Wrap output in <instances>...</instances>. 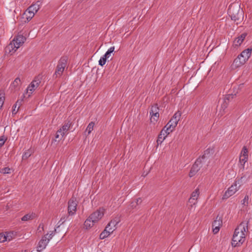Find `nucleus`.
Listing matches in <instances>:
<instances>
[{"mask_svg":"<svg viewBox=\"0 0 252 252\" xmlns=\"http://www.w3.org/2000/svg\"><path fill=\"white\" fill-rule=\"evenodd\" d=\"M249 222V220L242 221L235 228L232 238L231 245L232 247H239L245 241V232L248 230Z\"/></svg>","mask_w":252,"mask_h":252,"instance_id":"nucleus-1","label":"nucleus"},{"mask_svg":"<svg viewBox=\"0 0 252 252\" xmlns=\"http://www.w3.org/2000/svg\"><path fill=\"white\" fill-rule=\"evenodd\" d=\"M228 14L231 19L236 23L240 24L244 18V12L238 3L231 4L227 10Z\"/></svg>","mask_w":252,"mask_h":252,"instance_id":"nucleus-2","label":"nucleus"},{"mask_svg":"<svg viewBox=\"0 0 252 252\" xmlns=\"http://www.w3.org/2000/svg\"><path fill=\"white\" fill-rule=\"evenodd\" d=\"M239 182V180L235 181V182L225 192L222 197V200L228 198L239 189L240 187H241V184Z\"/></svg>","mask_w":252,"mask_h":252,"instance_id":"nucleus-3","label":"nucleus"},{"mask_svg":"<svg viewBox=\"0 0 252 252\" xmlns=\"http://www.w3.org/2000/svg\"><path fill=\"white\" fill-rule=\"evenodd\" d=\"M181 116V113L179 112H176L170 120L166 124L167 129L168 131H173L177 125V124L180 120V118Z\"/></svg>","mask_w":252,"mask_h":252,"instance_id":"nucleus-4","label":"nucleus"},{"mask_svg":"<svg viewBox=\"0 0 252 252\" xmlns=\"http://www.w3.org/2000/svg\"><path fill=\"white\" fill-rule=\"evenodd\" d=\"M26 38L22 35H18L14 38L12 40L13 43H10L9 45V47H11L13 50L14 49V52L20 47V46L25 42Z\"/></svg>","mask_w":252,"mask_h":252,"instance_id":"nucleus-5","label":"nucleus"},{"mask_svg":"<svg viewBox=\"0 0 252 252\" xmlns=\"http://www.w3.org/2000/svg\"><path fill=\"white\" fill-rule=\"evenodd\" d=\"M202 161L201 158H198L192 165L189 174V177L195 176L202 166Z\"/></svg>","mask_w":252,"mask_h":252,"instance_id":"nucleus-6","label":"nucleus"},{"mask_svg":"<svg viewBox=\"0 0 252 252\" xmlns=\"http://www.w3.org/2000/svg\"><path fill=\"white\" fill-rule=\"evenodd\" d=\"M77 202L75 198L72 197L68 202V214L72 216L76 213Z\"/></svg>","mask_w":252,"mask_h":252,"instance_id":"nucleus-7","label":"nucleus"},{"mask_svg":"<svg viewBox=\"0 0 252 252\" xmlns=\"http://www.w3.org/2000/svg\"><path fill=\"white\" fill-rule=\"evenodd\" d=\"M104 211V209L100 208L96 211L91 214L89 217L93 220V222H96L103 216Z\"/></svg>","mask_w":252,"mask_h":252,"instance_id":"nucleus-8","label":"nucleus"},{"mask_svg":"<svg viewBox=\"0 0 252 252\" xmlns=\"http://www.w3.org/2000/svg\"><path fill=\"white\" fill-rule=\"evenodd\" d=\"M172 131L168 130V129H167L166 125L164 126V127L162 128L160 133L158 135V139L157 140V147H158L159 145H160L162 143V142L165 139L167 135H168Z\"/></svg>","mask_w":252,"mask_h":252,"instance_id":"nucleus-9","label":"nucleus"},{"mask_svg":"<svg viewBox=\"0 0 252 252\" xmlns=\"http://www.w3.org/2000/svg\"><path fill=\"white\" fill-rule=\"evenodd\" d=\"M222 224V220L220 217L218 216L216 220L212 223L213 232L214 234H217L220 230V227Z\"/></svg>","mask_w":252,"mask_h":252,"instance_id":"nucleus-10","label":"nucleus"},{"mask_svg":"<svg viewBox=\"0 0 252 252\" xmlns=\"http://www.w3.org/2000/svg\"><path fill=\"white\" fill-rule=\"evenodd\" d=\"M120 221L121 220L120 217L117 216L112 220L106 227L111 231L110 232H113L117 228V225Z\"/></svg>","mask_w":252,"mask_h":252,"instance_id":"nucleus-11","label":"nucleus"},{"mask_svg":"<svg viewBox=\"0 0 252 252\" xmlns=\"http://www.w3.org/2000/svg\"><path fill=\"white\" fill-rule=\"evenodd\" d=\"M159 108L158 106V104H156L154 106H152L150 111V115H151V121L152 122V120L154 121L157 122L159 118Z\"/></svg>","mask_w":252,"mask_h":252,"instance_id":"nucleus-12","label":"nucleus"},{"mask_svg":"<svg viewBox=\"0 0 252 252\" xmlns=\"http://www.w3.org/2000/svg\"><path fill=\"white\" fill-rule=\"evenodd\" d=\"M246 62L245 60H243L239 55L237 57L234 59L231 67L232 69H235L243 65Z\"/></svg>","mask_w":252,"mask_h":252,"instance_id":"nucleus-13","label":"nucleus"},{"mask_svg":"<svg viewBox=\"0 0 252 252\" xmlns=\"http://www.w3.org/2000/svg\"><path fill=\"white\" fill-rule=\"evenodd\" d=\"M252 52V48H248L243 51L241 52L240 54H239V56L242 57L243 60H245V62H247L249 59L250 58Z\"/></svg>","mask_w":252,"mask_h":252,"instance_id":"nucleus-14","label":"nucleus"},{"mask_svg":"<svg viewBox=\"0 0 252 252\" xmlns=\"http://www.w3.org/2000/svg\"><path fill=\"white\" fill-rule=\"evenodd\" d=\"M247 35V33L244 32L242 33L239 36L236 38L233 42V46L235 47L240 46L243 42Z\"/></svg>","mask_w":252,"mask_h":252,"instance_id":"nucleus-15","label":"nucleus"},{"mask_svg":"<svg viewBox=\"0 0 252 252\" xmlns=\"http://www.w3.org/2000/svg\"><path fill=\"white\" fill-rule=\"evenodd\" d=\"M41 3L42 2L38 0L35 3L32 4L29 6L27 9L29 11L32 12L35 14V13L39 9Z\"/></svg>","mask_w":252,"mask_h":252,"instance_id":"nucleus-16","label":"nucleus"},{"mask_svg":"<svg viewBox=\"0 0 252 252\" xmlns=\"http://www.w3.org/2000/svg\"><path fill=\"white\" fill-rule=\"evenodd\" d=\"M71 125L72 122L71 121V119L68 118L66 121H65L63 125L60 129L61 130L62 132H64L65 134L69 129Z\"/></svg>","mask_w":252,"mask_h":252,"instance_id":"nucleus-17","label":"nucleus"},{"mask_svg":"<svg viewBox=\"0 0 252 252\" xmlns=\"http://www.w3.org/2000/svg\"><path fill=\"white\" fill-rule=\"evenodd\" d=\"M67 57H62L59 60L58 64V66L62 68V69H64L65 67L67 65Z\"/></svg>","mask_w":252,"mask_h":252,"instance_id":"nucleus-18","label":"nucleus"},{"mask_svg":"<svg viewBox=\"0 0 252 252\" xmlns=\"http://www.w3.org/2000/svg\"><path fill=\"white\" fill-rule=\"evenodd\" d=\"M213 149L208 148L204 152V154L199 158H201V161L203 162V160L206 158H209L213 154Z\"/></svg>","mask_w":252,"mask_h":252,"instance_id":"nucleus-19","label":"nucleus"},{"mask_svg":"<svg viewBox=\"0 0 252 252\" xmlns=\"http://www.w3.org/2000/svg\"><path fill=\"white\" fill-rule=\"evenodd\" d=\"M37 217V215L34 213H32L30 214H27L24 215L22 218L21 220L22 221H28L30 220H32L34 219Z\"/></svg>","mask_w":252,"mask_h":252,"instance_id":"nucleus-20","label":"nucleus"},{"mask_svg":"<svg viewBox=\"0 0 252 252\" xmlns=\"http://www.w3.org/2000/svg\"><path fill=\"white\" fill-rule=\"evenodd\" d=\"M64 135V132H62V130L59 129L57 130L55 135V138L52 140V142L53 141L58 142H60Z\"/></svg>","mask_w":252,"mask_h":252,"instance_id":"nucleus-21","label":"nucleus"},{"mask_svg":"<svg viewBox=\"0 0 252 252\" xmlns=\"http://www.w3.org/2000/svg\"><path fill=\"white\" fill-rule=\"evenodd\" d=\"M49 240H50V239H48L47 240H46L45 239H41L38 243V245L37 248L38 249H40V250H39L38 251H40L42 250L43 249H44V248H45V247H46L47 244H48V243L49 242Z\"/></svg>","mask_w":252,"mask_h":252,"instance_id":"nucleus-22","label":"nucleus"},{"mask_svg":"<svg viewBox=\"0 0 252 252\" xmlns=\"http://www.w3.org/2000/svg\"><path fill=\"white\" fill-rule=\"evenodd\" d=\"M142 202V200L141 198L139 197L138 198H136L135 199V201H132L130 203V204L129 205V209H133L136 208L137 206L141 204Z\"/></svg>","mask_w":252,"mask_h":252,"instance_id":"nucleus-23","label":"nucleus"},{"mask_svg":"<svg viewBox=\"0 0 252 252\" xmlns=\"http://www.w3.org/2000/svg\"><path fill=\"white\" fill-rule=\"evenodd\" d=\"M22 84L21 81L19 77H17L14 81L12 82L11 86L15 90H19L20 89V85Z\"/></svg>","mask_w":252,"mask_h":252,"instance_id":"nucleus-24","label":"nucleus"},{"mask_svg":"<svg viewBox=\"0 0 252 252\" xmlns=\"http://www.w3.org/2000/svg\"><path fill=\"white\" fill-rule=\"evenodd\" d=\"M111 231L108 229V228H107V227H105V229L100 233L99 235V239H104V238L108 237L109 235H110L111 233L113 232H110Z\"/></svg>","mask_w":252,"mask_h":252,"instance_id":"nucleus-25","label":"nucleus"},{"mask_svg":"<svg viewBox=\"0 0 252 252\" xmlns=\"http://www.w3.org/2000/svg\"><path fill=\"white\" fill-rule=\"evenodd\" d=\"M36 89V87L34 86V82H32L26 89V93L29 94L28 97L31 96V94H32Z\"/></svg>","mask_w":252,"mask_h":252,"instance_id":"nucleus-26","label":"nucleus"},{"mask_svg":"<svg viewBox=\"0 0 252 252\" xmlns=\"http://www.w3.org/2000/svg\"><path fill=\"white\" fill-rule=\"evenodd\" d=\"M63 71V69H62V68L57 65L55 70V72L53 75V77L54 78H57V77H58V76H61L62 75Z\"/></svg>","mask_w":252,"mask_h":252,"instance_id":"nucleus-27","label":"nucleus"},{"mask_svg":"<svg viewBox=\"0 0 252 252\" xmlns=\"http://www.w3.org/2000/svg\"><path fill=\"white\" fill-rule=\"evenodd\" d=\"M93 220L91 219L89 217L85 220L84 222V226L86 229L92 227L95 222H93Z\"/></svg>","mask_w":252,"mask_h":252,"instance_id":"nucleus-28","label":"nucleus"},{"mask_svg":"<svg viewBox=\"0 0 252 252\" xmlns=\"http://www.w3.org/2000/svg\"><path fill=\"white\" fill-rule=\"evenodd\" d=\"M42 77V75L39 74L38 75L35 76L33 80L32 81V82H34V85L36 87V88L39 86L40 83H41Z\"/></svg>","mask_w":252,"mask_h":252,"instance_id":"nucleus-29","label":"nucleus"},{"mask_svg":"<svg viewBox=\"0 0 252 252\" xmlns=\"http://www.w3.org/2000/svg\"><path fill=\"white\" fill-rule=\"evenodd\" d=\"M24 14L25 15L28 22L30 21L34 15V13L32 11H29L28 9L26 10Z\"/></svg>","mask_w":252,"mask_h":252,"instance_id":"nucleus-30","label":"nucleus"},{"mask_svg":"<svg viewBox=\"0 0 252 252\" xmlns=\"http://www.w3.org/2000/svg\"><path fill=\"white\" fill-rule=\"evenodd\" d=\"M230 98H233L232 94H228L227 96L225 97V98L223 100V105L222 104L221 105V108L222 109H224L227 107L228 102Z\"/></svg>","mask_w":252,"mask_h":252,"instance_id":"nucleus-31","label":"nucleus"},{"mask_svg":"<svg viewBox=\"0 0 252 252\" xmlns=\"http://www.w3.org/2000/svg\"><path fill=\"white\" fill-rule=\"evenodd\" d=\"M199 195V189L198 188L196 189L191 194L190 197L192 198L197 199Z\"/></svg>","mask_w":252,"mask_h":252,"instance_id":"nucleus-32","label":"nucleus"},{"mask_svg":"<svg viewBox=\"0 0 252 252\" xmlns=\"http://www.w3.org/2000/svg\"><path fill=\"white\" fill-rule=\"evenodd\" d=\"M240 156L248 158V150L246 146L243 147Z\"/></svg>","mask_w":252,"mask_h":252,"instance_id":"nucleus-33","label":"nucleus"},{"mask_svg":"<svg viewBox=\"0 0 252 252\" xmlns=\"http://www.w3.org/2000/svg\"><path fill=\"white\" fill-rule=\"evenodd\" d=\"M32 151L30 150H28L27 151H26L24 154H23V156H22V159L23 160H26L28 158H29L31 155H32Z\"/></svg>","mask_w":252,"mask_h":252,"instance_id":"nucleus-34","label":"nucleus"},{"mask_svg":"<svg viewBox=\"0 0 252 252\" xmlns=\"http://www.w3.org/2000/svg\"><path fill=\"white\" fill-rule=\"evenodd\" d=\"M114 46L110 47L103 56L107 59H109L111 54L114 51Z\"/></svg>","mask_w":252,"mask_h":252,"instance_id":"nucleus-35","label":"nucleus"},{"mask_svg":"<svg viewBox=\"0 0 252 252\" xmlns=\"http://www.w3.org/2000/svg\"><path fill=\"white\" fill-rule=\"evenodd\" d=\"M25 97V94L22 95V98L21 99H18L15 104L14 105V107L16 108L17 106L18 105V108H20V106L22 105V101L23 99Z\"/></svg>","mask_w":252,"mask_h":252,"instance_id":"nucleus-36","label":"nucleus"},{"mask_svg":"<svg viewBox=\"0 0 252 252\" xmlns=\"http://www.w3.org/2000/svg\"><path fill=\"white\" fill-rule=\"evenodd\" d=\"M94 122H91L88 126L86 131H88V134H90L91 132V131L93 129L94 126Z\"/></svg>","mask_w":252,"mask_h":252,"instance_id":"nucleus-37","label":"nucleus"},{"mask_svg":"<svg viewBox=\"0 0 252 252\" xmlns=\"http://www.w3.org/2000/svg\"><path fill=\"white\" fill-rule=\"evenodd\" d=\"M8 237V236L7 235H6L5 234L2 233H0V242L3 243V242H5L6 241H7Z\"/></svg>","mask_w":252,"mask_h":252,"instance_id":"nucleus-38","label":"nucleus"},{"mask_svg":"<svg viewBox=\"0 0 252 252\" xmlns=\"http://www.w3.org/2000/svg\"><path fill=\"white\" fill-rule=\"evenodd\" d=\"M197 199H194L190 197V198L189 199L188 202L189 204H190L189 206L190 207H192L193 205H195L197 203Z\"/></svg>","mask_w":252,"mask_h":252,"instance_id":"nucleus-39","label":"nucleus"},{"mask_svg":"<svg viewBox=\"0 0 252 252\" xmlns=\"http://www.w3.org/2000/svg\"><path fill=\"white\" fill-rule=\"evenodd\" d=\"M248 158L247 157H242L240 156L239 161L241 163V166L243 168H244V164L246 161H247Z\"/></svg>","mask_w":252,"mask_h":252,"instance_id":"nucleus-40","label":"nucleus"},{"mask_svg":"<svg viewBox=\"0 0 252 252\" xmlns=\"http://www.w3.org/2000/svg\"><path fill=\"white\" fill-rule=\"evenodd\" d=\"M10 168L9 167H4L0 169V172L4 174L10 173Z\"/></svg>","mask_w":252,"mask_h":252,"instance_id":"nucleus-41","label":"nucleus"},{"mask_svg":"<svg viewBox=\"0 0 252 252\" xmlns=\"http://www.w3.org/2000/svg\"><path fill=\"white\" fill-rule=\"evenodd\" d=\"M7 138L4 135H2L0 137V148L4 144Z\"/></svg>","mask_w":252,"mask_h":252,"instance_id":"nucleus-42","label":"nucleus"},{"mask_svg":"<svg viewBox=\"0 0 252 252\" xmlns=\"http://www.w3.org/2000/svg\"><path fill=\"white\" fill-rule=\"evenodd\" d=\"M106 60L107 58H106L105 57H102L99 61V65L101 66H103V65H104L106 63Z\"/></svg>","mask_w":252,"mask_h":252,"instance_id":"nucleus-43","label":"nucleus"},{"mask_svg":"<svg viewBox=\"0 0 252 252\" xmlns=\"http://www.w3.org/2000/svg\"><path fill=\"white\" fill-rule=\"evenodd\" d=\"M249 201V196L248 195H245L244 198L242 200V204L244 205H248Z\"/></svg>","mask_w":252,"mask_h":252,"instance_id":"nucleus-44","label":"nucleus"},{"mask_svg":"<svg viewBox=\"0 0 252 252\" xmlns=\"http://www.w3.org/2000/svg\"><path fill=\"white\" fill-rule=\"evenodd\" d=\"M5 97L4 96H1L0 94V108L1 107L4 103Z\"/></svg>","mask_w":252,"mask_h":252,"instance_id":"nucleus-45","label":"nucleus"},{"mask_svg":"<svg viewBox=\"0 0 252 252\" xmlns=\"http://www.w3.org/2000/svg\"><path fill=\"white\" fill-rule=\"evenodd\" d=\"M66 216H64V217L63 216L61 218V219L59 222V223L61 222L60 225L62 224L63 223H64L65 222V221L66 220Z\"/></svg>","mask_w":252,"mask_h":252,"instance_id":"nucleus-46","label":"nucleus"},{"mask_svg":"<svg viewBox=\"0 0 252 252\" xmlns=\"http://www.w3.org/2000/svg\"><path fill=\"white\" fill-rule=\"evenodd\" d=\"M56 231V229L55 228L54 231H52L51 233L50 234L48 239H50V240L52 238V237L54 235L55 232Z\"/></svg>","mask_w":252,"mask_h":252,"instance_id":"nucleus-47","label":"nucleus"},{"mask_svg":"<svg viewBox=\"0 0 252 252\" xmlns=\"http://www.w3.org/2000/svg\"><path fill=\"white\" fill-rule=\"evenodd\" d=\"M19 109V108H18L16 110V108H15L13 106V108H12V115H15L18 111Z\"/></svg>","mask_w":252,"mask_h":252,"instance_id":"nucleus-48","label":"nucleus"},{"mask_svg":"<svg viewBox=\"0 0 252 252\" xmlns=\"http://www.w3.org/2000/svg\"><path fill=\"white\" fill-rule=\"evenodd\" d=\"M43 227H44V225L42 223H40L39 225V226H38V228H41L43 230Z\"/></svg>","mask_w":252,"mask_h":252,"instance_id":"nucleus-49","label":"nucleus"},{"mask_svg":"<svg viewBox=\"0 0 252 252\" xmlns=\"http://www.w3.org/2000/svg\"><path fill=\"white\" fill-rule=\"evenodd\" d=\"M47 235H48V234H47L46 235H44V236H43L42 237V239H45L46 240H48V238H47Z\"/></svg>","mask_w":252,"mask_h":252,"instance_id":"nucleus-50","label":"nucleus"},{"mask_svg":"<svg viewBox=\"0 0 252 252\" xmlns=\"http://www.w3.org/2000/svg\"><path fill=\"white\" fill-rule=\"evenodd\" d=\"M163 138V135H162L161 136V138H160V140H162Z\"/></svg>","mask_w":252,"mask_h":252,"instance_id":"nucleus-51","label":"nucleus"}]
</instances>
